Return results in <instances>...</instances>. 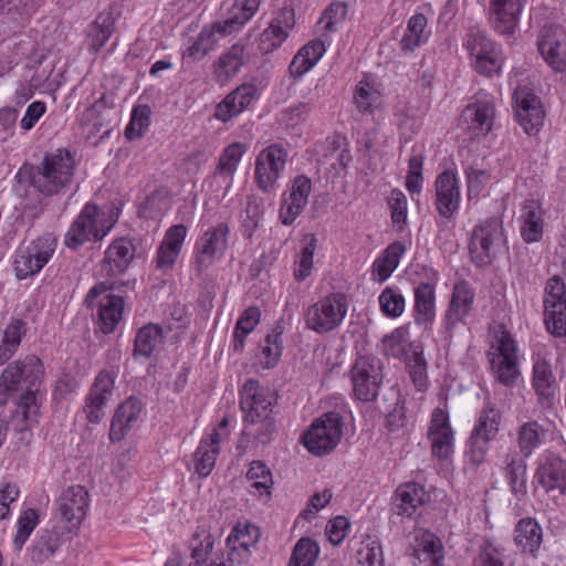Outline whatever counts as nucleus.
I'll list each match as a JSON object with an SVG mask.
<instances>
[{
    "instance_id": "10",
    "label": "nucleus",
    "mask_w": 566,
    "mask_h": 566,
    "mask_svg": "<svg viewBox=\"0 0 566 566\" xmlns=\"http://www.w3.org/2000/svg\"><path fill=\"white\" fill-rule=\"evenodd\" d=\"M474 70L484 76L497 75L502 71L504 56L500 44L490 39L485 32L470 30L464 43Z\"/></svg>"
},
{
    "instance_id": "14",
    "label": "nucleus",
    "mask_w": 566,
    "mask_h": 566,
    "mask_svg": "<svg viewBox=\"0 0 566 566\" xmlns=\"http://www.w3.org/2000/svg\"><path fill=\"white\" fill-rule=\"evenodd\" d=\"M117 374L114 370H101L95 377L83 405V413L90 423H99L105 417V409L115 395Z\"/></svg>"
},
{
    "instance_id": "52",
    "label": "nucleus",
    "mask_w": 566,
    "mask_h": 566,
    "mask_svg": "<svg viewBox=\"0 0 566 566\" xmlns=\"http://www.w3.org/2000/svg\"><path fill=\"white\" fill-rule=\"evenodd\" d=\"M378 301L381 312L388 317H399L405 311L406 300L397 287H385Z\"/></svg>"
},
{
    "instance_id": "28",
    "label": "nucleus",
    "mask_w": 566,
    "mask_h": 566,
    "mask_svg": "<svg viewBox=\"0 0 566 566\" xmlns=\"http://www.w3.org/2000/svg\"><path fill=\"white\" fill-rule=\"evenodd\" d=\"M57 511L69 530L77 527L86 516L90 502L88 492L82 485L65 489L57 500Z\"/></svg>"
},
{
    "instance_id": "4",
    "label": "nucleus",
    "mask_w": 566,
    "mask_h": 566,
    "mask_svg": "<svg viewBox=\"0 0 566 566\" xmlns=\"http://www.w3.org/2000/svg\"><path fill=\"white\" fill-rule=\"evenodd\" d=\"M118 218L119 209L115 206L98 207L86 203L64 234L65 247L77 250L86 242L103 240L114 228Z\"/></svg>"
},
{
    "instance_id": "51",
    "label": "nucleus",
    "mask_w": 566,
    "mask_h": 566,
    "mask_svg": "<svg viewBox=\"0 0 566 566\" xmlns=\"http://www.w3.org/2000/svg\"><path fill=\"white\" fill-rule=\"evenodd\" d=\"M491 442V439L471 431L467 441V461L473 467H479L484 463L490 450Z\"/></svg>"
},
{
    "instance_id": "49",
    "label": "nucleus",
    "mask_w": 566,
    "mask_h": 566,
    "mask_svg": "<svg viewBox=\"0 0 566 566\" xmlns=\"http://www.w3.org/2000/svg\"><path fill=\"white\" fill-rule=\"evenodd\" d=\"M490 365L495 379L504 386H513L520 375L518 359L490 356Z\"/></svg>"
},
{
    "instance_id": "8",
    "label": "nucleus",
    "mask_w": 566,
    "mask_h": 566,
    "mask_svg": "<svg viewBox=\"0 0 566 566\" xmlns=\"http://www.w3.org/2000/svg\"><path fill=\"white\" fill-rule=\"evenodd\" d=\"M348 310L346 295L331 293L311 305L304 315L305 325L317 334H325L338 328Z\"/></svg>"
},
{
    "instance_id": "39",
    "label": "nucleus",
    "mask_w": 566,
    "mask_h": 566,
    "mask_svg": "<svg viewBox=\"0 0 566 566\" xmlns=\"http://www.w3.org/2000/svg\"><path fill=\"white\" fill-rule=\"evenodd\" d=\"M514 542L523 553L533 554L542 544V527L535 518L525 517L518 521L514 531Z\"/></svg>"
},
{
    "instance_id": "20",
    "label": "nucleus",
    "mask_w": 566,
    "mask_h": 566,
    "mask_svg": "<svg viewBox=\"0 0 566 566\" xmlns=\"http://www.w3.org/2000/svg\"><path fill=\"white\" fill-rule=\"evenodd\" d=\"M312 191V180L305 175H298L291 180L282 193L279 219L283 226H292L301 216L308 202Z\"/></svg>"
},
{
    "instance_id": "58",
    "label": "nucleus",
    "mask_w": 566,
    "mask_h": 566,
    "mask_svg": "<svg viewBox=\"0 0 566 566\" xmlns=\"http://www.w3.org/2000/svg\"><path fill=\"white\" fill-rule=\"evenodd\" d=\"M360 566H385L381 544L376 539H368L363 543L358 553Z\"/></svg>"
},
{
    "instance_id": "63",
    "label": "nucleus",
    "mask_w": 566,
    "mask_h": 566,
    "mask_svg": "<svg viewBox=\"0 0 566 566\" xmlns=\"http://www.w3.org/2000/svg\"><path fill=\"white\" fill-rule=\"evenodd\" d=\"M464 175L467 179L469 198L479 196L485 184L491 178V175L486 169H479L474 166H468L464 169Z\"/></svg>"
},
{
    "instance_id": "19",
    "label": "nucleus",
    "mask_w": 566,
    "mask_h": 566,
    "mask_svg": "<svg viewBox=\"0 0 566 566\" xmlns=\"http://www.w3.org/2000/svg\"><path fill=\"white\" fill-rule=\"evenodd\" d=\"M475 291L471 284L461 280L454 283L442 324L447 334L452 337L455 328L467 324L468 317L474 310Z\"/></svg>"
},
{
    "instance_id": "18",
    "label": "nucleus",
    "mask_w": 566,
    "mask_h": 566,
    "mask_svg": "<svg viewBox=\"0 0 566 566\" xmlns=\"http://www.w3.org/2000/svg\"><path fill=\"white\" fill-rule=\"evenodd\" d=\"M558 430L547 418L528 419L522 422L516 431V443L520 455L528 459L533 453L549 441L555 440Z\"/></svg>"
},
{
    "instance_id": "62",
    "label": "nucleus",
    "mask_w": 566,
    "mask_h": 566,
    "mask_svg": "<svg viewBox=\"0 0 566 566\" xmlns=\"http://www.w3.org/2000/svg\"><path fill=\"white\" fill-rule=\"evenodd\" d=\"M473 566H506L503 548L489 542L484 543L473 560Z\"/></svg>"
},
{
    "instance_id": "50",
    "label": "nucleus",
    "mask_w": 566,
    "mask_h": 566,
    "mask_svg": "<svg viewBox=\"0 0 566 566\" xmlns=\"http://www.w3.org/2000/svg\"><path fill=\"white\" fill-rule=\"evenodd\" d=\"M544 323L548 333L554 337L566 336V303L544 306Z\"/></svg>"
},
{
    "instance_id": "26",
    "label": "nucleus",
    "mask_w": 566,
    "mask_h": 566,
    "mask_svg": "<svg viewBox=\"0 0 566 566\" xmlns=\"http://www.w3.org/2000/svg\"><path fill=\"white\" fill-rule=\"evenodd\" d=\"M428 439L432 454L438 459L447 460L453 453V430L448 412L441 408H436L431 415Z\"/></svg>"
},
{
    "instance_id": "22",
    "label": "nucleus",
    "mask_w": 566,
    "mask_h": 566,
    "mask_svg": "<svg viewBox=\"0 0 566 566\" xmlns=\"http://www.w3.org/2000/svg\"><path fill=\"white\" fill-rule=\"evenodd\" d=\"M513 98L518 124L527 135L536 134L545 118L541 98L526 88L516 90Z\"/></svg>"
},
{
    "instance_id": "46",
    "label": "nucleus",
    "mask_w": 566,
    "mask_h": 566,
    "mask_svg": "<svg viewBox=\"0 0 566 566\" xmlns=\"http://www.w3.org/2000/svg\"><path fill=\"white\" fill-rule=\"evenodd\" d=\"M247 479L251 481V488L259 495H270L273 486V476L269 467L261 460H254L245 474Z\"/></svg>"
},
{
    "instance_id": "6",
    "label": "nucleus",
    "mask_w": 566,
    "mask_h": 566,
    "mask_svg": "<svg viewBox=\"0 0 566 566\" xmlns=\"http://www.w3.org/2000/svg\"><path fill=\"white\" fill-rule=\"evenodd\" d=\"M505 245L502 221L488 218L476 224L469 242V252L478 268L489 266Z\"/></svg>"
},
{
    "instance_id": "36",
    "label": "nucleus",
    "mask_w": 566,
    "mask_h": 566,
    "mask_svg": "<svg viewBox=\"0 0 566 566\" xmlns=\"http://www.w3.org/2000/svg\"><path fill=\"white\" fill-rule=\"evenodd\" d=\"M522 455L507 453L504 458V475L510 485L512 494L522 500L527 494V464Z\"/></svg>"
},
{
    "instance_id": "64",
    "label": "nucleus",
    "mask_w": 566,
    "mask_h": 566,
    "mask_svg": "<svg viewBox=\"0 0 566 566\" xmlns=\"http://www.w3.org/2000/svg\"><path fill=\"white\" fill-rule=\"evenodd\" d=\"M388 205L390 208L391 220L394 224H399V228L407 221V198L399 189H394L390 192Z\"/></svg>"
},
{
    "instance_id": "56",
    "label": "nucleus",
    "mask_w": 566,
    "mask_h": 566,
    "mask_svg": "<svg viewBox=\"0 0 566 566\" xmlns=\"http://www.w3.org/2000/svg\"><path fill=\"white\" fill-rule=\"evenodd\" d=\"M423 160L422 154H415L409 158L406 187L410 193H420L423 184Z\"/></svg>"
},
{
    "instance_id": "1",
    "label": "nucleus",
    "mask_w": 566,
    "mask_h": 566,
    "mask_svg": "<svg viewBox=\"0 0 566 566\" xmlns=\"http://www.w3.org/2000/svg\"><path fill=\"white\" fill-rule=\"evenodd\" d=\"M277 395L258 380L249 379L240 394L243 412V429L237 449L240 453L248 449H259L271 443L276 430L275 407Z\"/></svg>"
},
{
    "instance_id": "40",
    "label": "nucleus",
    "mask_w": 566,
    "mask_h": 566,
    "mask_svg": "<svg viewBox=\"0 0 566 566\" xmlns=\"http://www.w3.org/2000/svg\"><path fill=\"white\" fill-rule=\"evenodd\" d=\"M244 64V46L235 43L221 54L213 65V73L218 82H224L238 74Z\"/></svg>"
},
{
    "instance_id": "17",
    "label": "nucleus",
    "mask_w": 566,
    "mask_h": 566,
    "mask_svg": "<svg viewBox=\"0 0 566 566\" xmlns=\"http://www.w3.org/2000/svg\"><path fill=\"white\" fill-rule=\"evenodd\" d=\"M494 118V97L479 93L475 101L462 111L460 126L469 133L470 138L484 137L492 129Z\"/></svg>"
},
{
    "instance_id": "47",
    "label": "nucleus",
    "mask_w": 566,
    "mask_h": 566,
    "mask_svg": "<svg viewBox=\"0 0 566 566\" xmlns=\"http://www.w3.org/2000/svg\"><path fill=\"white\" fill-rule=\"evenodd\" d=\"M318 554V544L308 537H302L296 542L287 566H315Z\"/></svg>"
},
{
    "instance_id": "11",
    "label": "nucleus",
    "mask_w": 566,
    "mask_h": 566,
    "mask_svg": "<svg viewBox=\"0 0 566 566\" xmlns=\"http://www.w3.org/2000/svg\"><path fill=\"white\" fill-rule=\"evenodd\" d=\"M289 157L287 148L274 143L263 148L255 157L254 184L264 193L275 190L276 182L285 170Z\"/></svg>"
},
{
    "instance_id": "42",
    "label": "nucleus",
    "mask_w": 566,
    "mask_h": 566,
    "mask_svg": "<svg viewBox=\"0 0 566 566\" xmlns=\"http://www.w3.org/2000/svg\"><path fill=\"white\" fill-rule=\"evenodd\" d=\"M283 325L281 323H276L261 343L260 363L264 368L271 369L280 361L283 353Z\"/></svg>"
},
{
    "instance_id": "29",
    "label": "nucleus",
    "mask_w": 566,
    "mask_h": 566,
    "mask_svg": "<svg viewBox=\"0 0 566 566\" xmlns=\"http://www.w3.org/2000/svg\"><path fill=\"white\" fill-rule=\"evenodd\" d=\"M295 25V13L290 7L279 10L270 22L269 27L260 35L259 48L264 54H269L279 49L287 39L290 31Z\"/></svg>"
},
{
    "instance_id": "41",
    "label": "nucleus",
    "mask_w": 566,
    "mask_h": 566,
    "mask_svg": "<svg viewBox=\"0 0 566 566\" xmlns=\"http://www.w3.org/2000/svg\"><path fill=\"white\" fill-rule=\"evenodd\" d=\"M116 19L117 15L112 10L103 11L96 17L88 31L91 51L98 52L109 40Z\"/></svg>"
},
{
    "instance_id": "38",
    "label": "nucleus",
    "mask_w": 566,
    "mask_h": 566,
    "mask_svg": "<svg viewBox=\"0 0 566 566\" xmlns=\"http://www.w3.org/2000/svg\"><path fill=\"white\" fill-rule=\"evenodd\" d=\"M502 412L488 396L483 401L482 408L476 415L472 431L493 441L500 432Z\"/></svg>"
},
{
    "instance_id": "43",
    "label": "nucleus",
    "mask_w": 566,
    "mask_h": 566,
    "mask_svg": "<svg viewBox=\"0 0 566 566\" xmlns=\"http://www.w3.org/2000/svg\"><path fill=\"white\" fill-rule=\"evenodd\" d=\"M27 333V325L22 319H12L1 333L0 366L7 363L18 350L22 337Z\"/></svg>"
},
{
    "instance_id": "60",
    "label": "nucleus",
    "mask_w": 566,
    "mask_h": 566,
    "mask_svg": "<svg viewBox=\"0 0 566 566\" xmlns=\"http://www.w3.org/2000/svg\"><path fill=\"white\" fill-rule=\"evenodd\" d=\"M164 335L160 326L144 325V357L156 356L163 348Z\"/></svg>"
},
{
    "instance_id": "7",
    "label": "nucleus",
    "mask_w": 566,
    "mask_h": 566,
    "mask_svg": "<svg viewBox=\"0 0 566 566\" xmlns=\"http://www.w3.org/2000/svg\"><path fill=\"white\" fill-rule=\"evenodd\" d=\"M57 247V238L52 232L43 233L14 252L13 270L18 280L38 274L52 259Z\"/></svg>"
},
{
    "instance_id": "34",
    "label": "nucleus",
    "mask_w": 566,
    "mask_h": 566,
    "mask_svg": "<svg viewBox=\"0 0 566 566\" xmlns=\"http://www.w3.org/2000/svg\"><path fill=\"white\" fill-rule=\"evenodd\" d=\"M423 486L415 482L405 483L397 488L391 500L394 514L411 518L417 510L424 503Z\"/></svg>"
},
{
    "instance_id": "3",
    "label": "nucleus",
    "mask_w": 566,
    "mask_h": 566,
    "mask_svg": "<svg viewBox=\"0 0 566 566\" xmlns=\"http://www.w3.org/2000/svg\"><path fill=\"white\" fill-rule=\"evenodd\" d=\"M136 280H104L92 286L84 300V304L90 311L91 318L97 332L103 334L113 333L123 317L124 300L122 296L114 295L111 292L120 290L123 286L134 287Z\"/></svg>"
},
{
    "instance_id": "2",
    "label": "nucleus",
    "mask_w": 566,
    "mask_h": 566,
    "mask_svg": "<svg viewBox=\"0 0 566 566\" xmlns=\"http://www.w3.org/2000/svg\"><path fill=\"white\" fill-rule=\"evenodd\" d=\"M43 375L41 359L35 355H27L10 363L0 376V407L25 386V392L20 397L15 410L17 416H21L24 421L21 430L30 429L38 423L41 406L38 387Z\"/></svg>"
},
{
    "instance_id": "16",
    "label": "nucleus",
    "mask_w": 566,
    "mask_h": 566,
    "mask_svg": "<svg viewBox=\"0 0 566 566\" xmlns=\"http://www.w3.org/2000/svg\"><path fill=\"white\" fill-rule=\"evenodd\" d=\"M461 202L460 180L458 172L446 169L434 180V208L439 219L437 224L451 221L458 214Z\"/></svg>"
},
{
    "instance_id": "15",
    "label": "nucleus",
    "mask_w": 566,
    "mask_h": 566,
    "mask_svg": "<svg viewBox=\"0 0 566 566\" xmlns=\"http://www.w3.org/2000/svg\"><path fill=\"white\" fill-rule=\"evenodd\" d=\"M419 281L413 282V312L418 325L432 323L436 318V289L439 273L431 266H422L417 272Z\"/></svg>"
},
{
    "instance_id": "33",
    "label": "nucleus",
    "mask_w": 566,
    "mask_h": 566,
    "mask_svg": "<svg viewBox=\"0 0 566 566\" xmlns=\"http://www.w3.org/2000/svg\"><path fill=\"white\" fill-rule=\"evenodd\" d=\"M521 237L526 243L538 242L544 231V210L538 200L526 199L520 209Z\"/></svg>"
},
{
    "instance_id": "57",
    "label": "nucleus",
    "mask_w": 566,
    "mask_h": 566,
    "mask_svg": "<svg viewBox=\"0 0 566 566\" xmlns=\"http://www.w3.org/2000/svg\"><path fill=\"white\" fill-rule=\"evenodd\" d=\"M39 515L34 509L24 511L18 520V531L13 539L15 549H21L28 541L34 527L38 525Z\"/></svg>"
},
{
    "instance_id": "24",
    "label": "nucleus",
    "mask_w": 566,
    "mask_h": 566,
    "mask_svg": "<svg viewBox=\"0 0 566 566\" xmlns=\"http://www.w3.org/2000/svg\"><path fill=\"white\" fill-rule=\"evenodd\" d=\"M135 255L134 244L125 239H117L109 244L103 260L96 268V274L105 280L123 274Z\"/></svg>"
},
{
    "instance_id": "53",
    "label": "nucleus",
    "mask_w": 566,
    "mask_h": 566,
    "mask_svg": "<svg viewBox=\"0 0 566 566\" xmlns=\"http://www.w3.org/2000/svg\"><path fill=\"white\" fill-rule=\"evenodd\" d=\"M261 0H235L229 22L239 31L258 12Z\"/></svg>"
},
{
    "instance_id": "21",
    "label": "nucleus",
    "mask_w": 566,
    "mask_h": 566,
    "mask_svg": "<svg viewBox=\"0 0 566 566\" xmlns=\"http://www.w3.org/2000/svg\"><path fill=\"white\" fill-rule=\"evenodd\" d=\"M537 49L554 71H566V31L562 27H543L537 38Z\"/></svg>"
},
{
    "instance_id": "45",
    "label": "nucleus",
    "mask_w": 566,
    "mask_h": 566,
    "mask_svg": "<svg viewBox=\"0 0 566 566\" xmlns=\"http://www.w3.org/2000/svg\"><path fill=\"white\" fill-rule=\"evenodd\" d=\"M62 544V537L55 530L43 528L39 531L33 545V559L44 562L57 551Z\"/></svg>"
},
{
    "instance_id": "37",
    "label": "nucleus",
    "mask_w": 566,
    "mask_h": 566,
    "mask_svg": "<svg viewBox=\"0 0 566 566\" xmlns=\"http://www.w3.org/2000/svg\"><path fill=\"white\" fill-rule=\"evenodd\" d=\"M220 453V433H209L203 437L193 454L196 472L201 478H207L216 465Z\"/></svg>"
},
{
    "instance_id": "35",
    "label": "nucleus",
    "mask_w": 566,
    "mask_h": 566,
    "mask_svg": "<svg viewBox=\"0 0 566 566\" xmlns=\"http://www.w3.org/2000/svg\"><path fill=\"white\" fill-rule=\"evenodd\" d=\"M532 385L538 402L544 407L552 406L557 385L551 365L546 359H537L534 363Z\"/></svg>"
},
{
    "instance_id": "13",
    "label": "nucleus",
    "mask_w": 566,
    "mask_h": 566,
    "mask_svg": "<svg viewBox=\"0 0 566 566\" xmlns=\"http://www.w3.org/2000/svg\"><path fill=\"white\" fill-rule=\"evenodd\" d=\"M228 224L221 222L197 239L191 260V268L197 276H201L216 259L223 256L228 247Z\"/></svg>"
},
{
    "instance_id": "44",
    "label": "nucleus",
    "mask_w": 566,
    "mask_h": 566,
    "mask_svg": "<svg viewBox=\"0 0 566 566\" xmlns=\"http://www.w3.org/2000/svg\"><path fill=\"white\" fill-rule=\"evenodd\" d=\"M213 548V537L210 531L203 526L198 525L193 535L189 541L190 558L191 563L189 566H201L203 565Z\"/></svg>"
},
{
    "instance_id": "32",
    "label": "nucleus",
    "mask_w": 566,
    "mask_h": 566,
    "mask_svg": "<svg viewBox=\"0 0 566 566\" xmlns=\"http://www.w3.org/2000/svg\"><path fill=\"white\" fill-rule=\"evenodd\" d=\"M260 537V531L251 524L235 525L227 538L229 548L228 560L230 563L247 562L250 557V547L255 545Z\"/></svg>"
},
{
    "instance_id": "55",
    "label": "nucleus",
    "mask_w": 566,
    "mask_h": 566,
    "mask_svg": "<svg viewBox=\"0 0 566 566\" xmlns=\"http://www.w3.org/2000/svg\"><path fill=\"white\" fill-rule=\"evenodd\" d=\"M406 367L409 376L419 391H423L428 386L427 360L422 353L415 352L407 360Z\"/></svg>"
},
{
    "instance_id": "23",
    "label": "nucleus",
    "mask_w": 566,
    "mask_h": 566,
    "mask_svg": "<svg viewBox=\"0 0 566 566\" xmlns=\"http://www.w3.org/2000/svg\"><path fill=\"white\" fill-rule=\"evenodd\" d=\"M534 479L546 492L558 490L566 492V460L560 455L545 451L537 459Z\"/></svg>"
},
{
    "instance_id": "12",
    "label": "nucleus",
    "mask_w": 566,
    "mask_h": 566,
    "mask_svg": "<svg viewBox=\"0 0 566 566\" xmlns=\"http://www.w3.org/2000/svg\"><path fill=\"white\" fill-rule=\"evenodd\" d=\"M381 360L373 355H360L350 368V380L355 397L364 402L377 398L382 384Z\"/></svg>"
},
{
    "instance_id": "30",
    "label": "nucleus",
    "mask_w": 566,
    "mask_h": 566,
    "mask_svg": "<svg viewBox=\"0 0 566 566\" xmlns=\"http://www.w3.org/2000/svg\"><path fill=\"white\" fill-rule=\"evenodd\" d=\"M142 415V400L132 396L123 401L116 409L111 421V441H120L133 429H138Z\"/></svg>"
},
{
    "instance_id": "31",
    "label": "nucleus",
    "mask_w": 566,
    "mask_h": 566,
    "mask_svg": "<svg viewBox=\"0 0 566 566\" xmlns=\"http://www.w3.org/2000/svg\"><path fill=\"white\" fill-rule=\"evenodd\" d=\"M258 98L254 84H243L228 94L214 109V117L223 123L232 119Z\"/></svg>"
},
{
    "instance_id": "61",
    "label": "nucleus",
    "mask_w": 566,
    "mask_h": 566,
    "mask_svg": "<svg viewBox=\"0 0 566 566\" xmlns=\"http://www.w3.org/2000/svg\"><path fill=\"white\" fill-rule=\"evenodd\" d=\"M354 99L359 112L371 113L379 96L368 82L360 81L356 86Z\"/></svg>"
},
{
    "instance_id": "59",
    "label": "nucleus",
    "mask_w": 566,
    "mask_h": 566,
    "mask_svg": "<svg viewBox=\"0 0 566 566\" xmlns=\"http://www.w3.org/2000/svg\"><path fill=\"white\" fill-rule=\"evenodd\" d=\"M496 346L495 352L490 353V356L506 357L518 359V346L512 334L502 328L495 336Z\"/></svg>"
},
{
    "instance_id": "5",
    "label": "nucleus",
    "mask_w": 566,
    "mask_h": 566,
    "mask_svg": "<svg viewBox=\"0 0 566 566\" xmlns=\"http://www.w3.org/2000/svg\"><path fill=\"white\" fill-rule=\"evenodd\" d=\"M73 154L60 148L45 155L31 176V185L43 196L59 195L72 182L75 169Z\"/></svg>"
},
{
    "instance_id": "48",
    "label": "nucleus",
    "mask_w": 566,
    "mask_h": 566,
    "mask_svg": "<svg viewBox=\"0 0 566 566\" xmlns=\"http://www.w3.org/2000/svg\"><path fill=\"white\" fill-rule=\"evenodd\" d=\"M245 153V146L241 143H232L220 155L216 168V176L231 178L237 171L238 165Z\"/></svg>"
},
{
    "instance_id": "25",
    "label": "nucleus",
    "mask_w": 566,
    "mask_h": 566,
    "mask_svg": "<svg viewBox=\"0 0 566 566\" xmlns=\"http://www.w3.org/2000/svg\"><path fill=\"white\" fill-rule=\"evenodd\" d=\"M237 31L228 19L206 24L199 32L196 41L184 53V60H202L217 48L221 39Z\"/></svg>"
},
{
    "instance_id": "9",
    "label": "nucleus",
    "mask_w": 566,
    "mask_h": 566,
    "mask_svg": "<svg viewBox=\"0 0 566 566\" xmlns=\"http://www.w3.org/2000/svg\"><path fill=\"white\" fill-rule=\"evenodd\" d=\"M343 417L337 411H329L315 419L302 440L306 449L314 455L332 452L343 434Z\"/></svg>"
},
{
    "instance_id": "27",
    "label": "nucleus",
    "mask_w": 566,
    "mask_h": 566,
    "mask_svg": "<svg viewBox=\"0 0 566 566\" xmlns=\"http://www.w3.org/2000/svg\"><path fill=\"white\" fill-rule=\"evenodd\" d=\"M523 7L524 0H490L488 17L492 29L502 35L513 34Z\"/></svg>"
},
{
    "instance_id": "54",
    "label": "nucleus",
    "mask_w": 566,
    "mask_h": 566,
    "mask_svg": "<svg viewBox=\"0 0 566 566\" xmlns=\"http://www.w3.org/2000/svg\"><path fill=\"white\" fill-rule=\"evenodd\" d=\"M307 238L308 241L303 247L298 261L295 262L294 279L297 282L304 281L310 276L313 269V258L317 240L314 234H308Z\"/></svg>"
}]
</instances>
